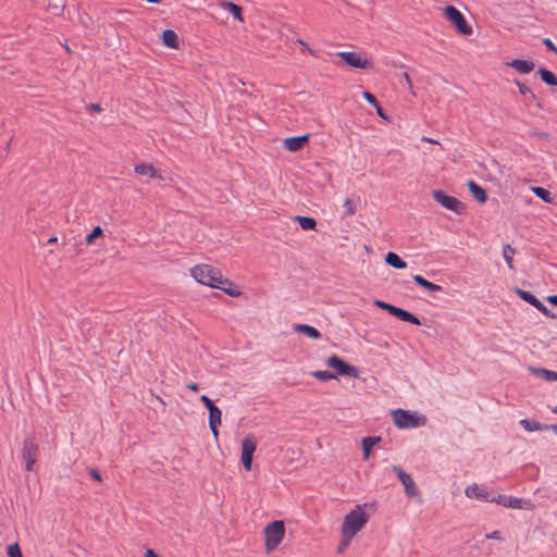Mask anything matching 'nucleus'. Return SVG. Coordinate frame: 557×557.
Segmentation results:
<instances>
[{"label":"nucleus","mask_w":557,"mask_h":557,"mask_svg":"<svg viewBox=\"0 0 557 557\" xmlns=\"http://www.w3.org/2000/svg\"><path fill=\"white\" fill-rule=\"evenodd\" d=\"M395 425L398 429H417L425 425L426 418L418 412H410L404 409H395L392 411Z\"/></svg>","instance_id":"obj_3"},{"label":"nucleus","mask_w":557,"mask_h":557,"mask_svg":"<svg viewBox=\"0 0 557 557\" xmlns=\"http://www.w3.org/2000/svg\"><path fill=\"white\" fill-rule=\"evenodd\" d=\"M187 387L193 391V392H197L199 389V385L195 382H190L187 384Z\"/></svg>","instance_id":"obj_48"},{"label":"nucleus","mask_w":557,"mask_h":557,"mask_svg":"<svg viewBox=\"0 0 557 557\" xmlns=\"http://www.w3.org/2000/svg\"><path fill=\"white\" fill-rule=\"evenodd\" d=\"M363 98L369 102L371 103L373 107L377 104V101L374 97V95H372L371 92L369 91H364L363 92Z\"/></svg>","instance_id":"obj_41"},{"label":"nucleus","mask_w":557,"mask_h":557,"mask_svg":"<svg viewBox=\"0 0 557 557\" xmlns=\"http://www.w3.org/2000/svg\"><path fill=\"white\" fill-rule=\"evenodd\" d=\"M149 3H161L162 0H146Z\"/></svg>","instance_id":"obj_53"},{"label":"nucleus","mask_w":557,"mask_h":557,"mask_svg":"<svg viewBox=\"0 0 557 557\" xmlns=\"http://www.w3.org/2000/svg\"><path fill=\"white\" fill-rule=\"evenodd\" d=\"M162 41L163 44L169 47L176 49L178 48V37L177 34L172 29H165L162 33Z\"/></svg>","instance_id":"obj_23"},{"label":"nucleus","mask_w":557,"mask_h":557,"mask_svg":"<svg viewBox=\"0 0 557 557\" xmlns=\"http://www.w3.org/2000/svg\"><path fill=\"white\" fill-rule=\"evenodd\" d=\"M539 74L541 76V79L548 86H557V76L552 71L544 67H540Z\"/></svg>","instance_id":"obj_28"},{"label":"nucleus","mask_w":557,"mask_h":557,"mask_svg":"<svg viewBox=\"0 0 557 557\" xmlns=\"http://www.w3.org/2000/svg\"><path fill=\"white\" fill-rule=\"evenodd\" d=\"M209 426L215 438L219 436L218 426L221 424L222 411L214 405L209 409Z\"/></svg>","instance_id":"obj_15"},{"label":"nucleus","mask_w":557,"mask_h":557,"mask_svg":"<svg viewBox=\"0 0 557 557\" xmlns=\"http://www.w3.org/2000/svg\"><path fill=\"white\" fill-rule=\"evenodd\" d=\"M345 216H351L356 213V206L350 198H346L344 201Z\"/></svg>","instance_id":"obj_36"},{"label":"nucleus","mask_w":557,"mask_h":557,"mask_svg":"<svg viewBox=\"0 0 557 557\" xmlns=\"http://www.w3.org/2000/svg\"><path fill=\"white\" fill-rule=\"evenodd\" d=\"M404 77L406 79V82L408 83L409 86H411V82H410V77L407 73H404Z\"/></svg>","instance_id":"obj_52"},{"label":"nucleus","mask_w":557,"mask_h":557,"mask_svg":"<svg viewBox=\"0 0 557 557\" xmlns=\"http://www.w3.org/2000/svg\"><path fill=\"white\" fill-rule=\"evenodd\" d=\"M191 276L200 284L223 290L231 297L242 295L240 289L230 280L224 278L221 271L209 264H197L190 270Z\"/></svg>","instance_id":"obj_1"},{"label":"nucleus","mask_w":557,"mask_h":557,"mask_svg":"<svg viewBox=\"0 0 557 557\" xmlns=\"http://www.w3.org/2000/svg\"><path fill=\"white\" fill-rule=\"evenodd\" d=\"M308 141L309 135L288 137L284 139L283 147L290 152H296L301 150Z\"/></svg>","instance_id":"obj_14"},{"label":"nucleus","mask_w":557,"mask_h":557,"mask_svg":"<svg viewBox=\"0 0 557 557\" xmlns=\"http://www.w3.org/2000/svg\"><path fill=\"white\" fill-rule=\"evenodd\" d=\"M294 220L299 223L300 227L304 231L314 230L317 226L315 219L310 218V216L296 215V216H294Z\"/></svg>","instance_id":"obj_29"},{"label":"nucleus","mask_w":557,"mask_h":557,"mask_svg":"<svg viewBox=\"0 0 557 557\" xmlns=\"http://www.w3.org/2000/svg\"><path fill=\"white\" fill-rule=\"evenodd\" d=\"M468 187H469L470 191L472 193V196L479 202L483 203V202L486 201V199H487L486 193H485V190L480 185H478L473 181H469L468 182Z\"/></svg>","instance_id":"obj_25"},{"label":"nucleus","mask_w":557,"mask_h":557,"mask_svg":"<svg viewBox=\"0 0 557 557\" xmlns=\"http://www.w3.org/2000/svg\"><path fill=\"white\" fill-rule=\"evenodd\" d=\"M89 474L94 480L98 482L102 481L101 474L97 469H90Z\"/></svg>","instance_id":"obj_45"},{"label":"nucleus","mask_w":557,"mask_h":557,"mask_svg":"<svg viewBox=\"0 0 557 557\" xmlns=\"http://www.w3.org/2000/svg\"><path fill=\"white\" fill-rule=\"evenodd\" d=\"M55 242H57V237H51V238H49V240H48V243H49V244H52V243H55Z\"/></svg>","instance_id":"obj_56"},{"label":"nucleus","mask_w":557,"mask_h":557,"mask_svg":"<svg viewBox=\"0 0 557 557\" xmlns=\"http://www.w3.org/2000/svg\"><path fill=\"white\" fill-rule=\"evenodd\" d=\"M465 495L468 498H475V499H480L483 502H491V503H492V499L495 497V496L491 495V492L486 487L480 486L476 483L468 485L465 490Z\"/></svg>","instance_id":"obj_13"},{"label":"nucleus","mask_w":557,"mask_h":557,"mask_svg":"<svg viewBox=\"0 0 557 557\" xmlns=\"http://www.w3.org/2000/svg\"><path fill=\"white\" fill-rule=\"evenodd\" d=\"M103 235V230L100 226H96L87 236H86V243L88 245L92 244L94 240L97 237H100Z\"/></svg>","instance_id":"obj_35"},{"label":"nucleus","mask_w":557,"mask_h":557,"mask_svg":"<svg viewBox=\"0 0 557 557\" xmlns=\"http://www.w3.org/2000/svg\"><path fill=\"white\" fill-rule=\"evenodd\" d=\"M89 109L92 110V111H96V112L102 111V108L99 104H97V103L90 104Z\"/></svg>","instance_id":"obj_49"},{"label":"nucleus","mask_w":557,"mask_h":557,"mask_svg":"<svg viewBox=\"0 0 557 557\" xmlns=\"http://www.w3.org/2000/svg\"><path fill=\"white\" fill-rule=\"evenodd\" d=\"M257 441L255 436L248 435L242 442V463L245 470H251L253 453L256 451Z\"/></svg>","instance_id":"obj_10"},{"label":"nucleus","mask_w":557,"mask_h":557,"mask_svg":"<svg viewBox=\"0 0 557 557\" xmlns=\"http://www.w3.org/2000/svg\"><path fill=\"white\" fill-rule=\"evenodd\" d=\"M550 430H553L556 433V435H557V425L556 424H552L550 425Z\"/></svg>","instance_id":"obj_55"},{"label":"nucleus","mask_w":557,"mask_h":557,"mask_svg":"<svg viewBox=\"0 0 557 557\" xmlns=\"http://www.w3.org/2000/svg\"><path fill=\"white\" fill-rule=\"evenodd\" d=\"M146 557H159L152 549H147Z\"/></svg>","instance_id":"obj_51"},{"label":"nucleus","mask_w":557,"mask_h":557,"mask_svg":"<svg viewBox=\"0 0 557 557\" xmlns=\"http://www.w3.org/2000/svg\"><path fill=\"white\" fill-rule=\"evenodd\" d=\"M374 306L381 308V309H384L386 310L389 314H392L393 312V309L395 306L391 305V304H387V302H384L382 300H374Z\"/></svg>","instance_id":"obj_40"},{"label":"nucleus","mask_w":557,"mask_h":557,"mask_svg":"<svg viewBox=\"0 0 557 557\" xmlns=\"http://www.w3.org/2000/svg\"><path fill=\"white\" fill-rule=\"evenodd\" d=\"M311 375L313 377H315L317 380H320V381H323V382H326V381H330V380H333L335 379V374H333L332 372L330 371H321V370H318V371H313L311 373Z\"/></svg>","instance_id":"obj_31"},{"label":"nucleus","mask_w":557,"mask_h":557,"mask_svg":"<svg viewBox=\"0 0 557 557\" xmlns=\"http://www.w3.org/2000/svg\"><path fill=\"white\" fill-rule=\"evenodd\" d=\"M492 503H496L506 508L532 510L533 504L529 499H523L508 495H497L492 499Z\"/></svg>","instance_id":"obj_8"},{"label":"nucleus","mask_w":557,"mask_h":557,"mask_svg":"<svg viewBox=\"0 0 557 557\" xmlns=\"http://www.w3.org/2000/svg\"><path fill=\"white\" fill-rule=\"evenodd\" d=\"M445 17L453 23L458 32L462 35L469 36L472 34V27L468 25L462 13L455 7L448 5L444 9Z\"/></svg>","instance_id":"obj_5"},{"label":"nucleus","mask_w":557,"mask_h":557,"mask_svg":"<svg viewBox=\"0 0 557 557\" xmlns=\"http://www.w3.org/2000/svg\"><path fill=\"white\" fill-rule=\"evenodd\" d=\"M392 315L398 318L401 321L409 322V323H412L416 325L421 324L420 320L416 315H413L411 312L404 310L396 306L393 309Z\"/></svg>","instance_id":"obj_18"},{"label":"nucleus","mask_w":557,"mask_h":557,"mask_svg":"<svg viewBox=\"0 0 557 557\" xmlns=\"http://www.w3.org/2000/svg\"><path fill=\"white\" fill-rule=\"evenodd\" d=\"M517 295L523 299L524 301H527L528 304L534 306V304L536 302L537 298L532 295L531 293L527 292V290H523V289H517Z\"/></svg>","instance_id":"obj_33"},{"label":"nucleus","mask_w":557,"mask_h":557,"mask_svg":"<svg viewBox=\"0 0 557 557\" xmlns=\"http://www.w3.org/2000/svg\"><path fill=\"white\" fill-rule=\"evenodd\" d=\"M326 364L335 370L337 375H344L349 377H358L359 371L356 367L348 364L337 355H332L326 360Z\"/></svg>","instance_id":"obj_6"},{"label":"nucleus","mask_w":557,"mask_h":557,"mask_svg":"<svg viewBox=\"0 0 557 557\" xmlns=\"http://www.w3.org/2000/svg\"><path fill=\"white\" fill-rule=\"evenodd\" d=\"M543 44H544V45H545V46H546L550 51H553L554 53H556V54H557V47L554 45V42H553L550 39L545 38V39L543 40Z\"/></svg>","instance_id":"obj_44"},{"label":"nucleus","mask_w":557,"mask_h":557,"mask_svg":"<svg viewBox=\"0 0 557 557\" xmlns=\"http://www.w3.org/2000/svg\"><path fill=\"white\" fill-rule=\"evenodd\" d=\"M337 55L349 66L355 69H372L373 63L371 60L363 58L361 52L356 51H341Z\"/></svg>","instance_id":"obj_7"},{"label":"nucleus","mask_w":557,"mask_h":557,"mask_svg":"<svg viewBox=\"0 0 557 557\" xmlns=\"http://www.w3.org/2000/svg\"><path fill=\"white\" fill-rule=\"evenodd\" d=\"M485 537L491 539V540H497V541L503 540L502 533L499 531H493L491 533H487V534H485Z\"/></svg>","instance_id":"obj_42"},{"label":"nucleus","mask_w":557,"mask_h":557,"mask_svg":"<svg viewBox=\"0 0 557 557\" xmlns=\"http://www.w3.org/2000/svg\"><path fill=\"white\" fill-rule=\"evenodd\" d=\"M221 7L230 12L236 20L238 21H243V16H242V8L233 2H230V1H223L221 2Z\"/></svg>","instance_id":"obj_27"},{"label":"nucleus","mask_w":557,"mask_h":557,"mask_svg":"<svg viewBox=\"0 0 557 557\" xmlns=\"http://www.w3.org/2000/svg\"><path fill=\"white\" fill-rule=\"evenodd\" d=\"M294 330L296 332H299L310 338L319 339L321 338V333L315 327L308 325V324H296L294 326Z\"/></svg>","instance_id":"obj_21"},{"label":"nucleus","mask_w":557,"mask_h":557,"mask_svg":"<svg viewBox=\"0 0 557 557\" xmlns=\"http://www.w3.org/2000/svg\"><path fill=\"white\" fill-rule=\"evenodd\" d=\"M38 455V446L33 440H25L23 443V459L25 460V468L32 471Z\"/></svg>","instance_id":"obj_12"},{"label":"nucleus","mask_w":557,"mask_h":557,"mask_svg":"<svg viewBox=\"0 0 557 557\" xmlns=\"http://www.w3.org/2000/svg\"><path fill=\"white\" fill-rule=\"evenodd\" d=\"M533 307H535L540 312H542L546 317L555 318V314L552 313V311L539 299L536 300Z\"/></svg>","instance_id":"obj_38"},{"label":"nucleus","mask_w":557,"mask_h":557,"mask_svg":"<svg viewBox=\"0 0 557 557\" xmlns=\"http://www.w3.org/2000/svg\"><path fill=\"white\" fill-rule=\"evenodd\" d=\"M380 441L381 437L379 436H368L362 440V453L364 460H368L370 458L373 446L377 444Z\"/></svg>","instance_id":"obj_22"},{"label":"nucleus","mask_w":557,"mask_h":557,"mask_svg":"<svg viewBox=\"0 0 557 557\" xmlns=\"http://www.w3.org/2000/svg\"><path fill=\"white\" fill-rule=\"evenodd\" d=\"M532 190L539 198H541L545 202H548V203L552 202V196L547 189H545L543 187H534V188H532Z\"/></svg>","instance_id":"obj_32"},{"label":"nucleus","mask_w":557,"mask_h":557,"mask_svg":"<svg viewBox=\"0 0 557 557\" xmlns=\"http://www.w3.org/2000/svg\"><path fill=\"white\" fill-rule=\"evenodd\" d=\"M432 195H433L434 200L436 202H438L441 206H443L445 209L450 210L458 214L463 212L465 206L457 198H455L453 196H448L442 190H434L432 193Z\"/></svg>","instance_id":"obj_9"},{"label":"nucleus","mask_w":557,"mask_h":557,"mask_svg":"<svg viewBox=\"0 0 557 557\" xmlns=\"http://www.w3.org/2000/svg\"><path fill=\"white\" fill-rule=\"evenodd\" d=\"M547 301L557 306V296L556 295L548 296Z\"/></svg>","instance_id":"obj_50"},{"label":"nucleus","mask_w":557,"mask_h":557,"mask_svg":"<svg viewBox=\"0 0 557 557\" xmlns=\"http://www.w3.org/2000/svg\"><path fill=\"white\" fill-rule=\"evenodd\" d=\"M529 371L537 377L543 379L546 382H556L557 372L544 368L529 367Z\"/></svg>","instance_id":"obj_17"},{"label":"nucleus","mask_w":557,"mask_h":557,"mask_svg":"<svg viewBox=\"0 0 557 557\" xmlns=\"http://www.w3.org/2000/svg\"><path fill=\"white\" fill-rule=\"evenodd\" d=\"M519 423L528 432L544 431V430L550 429V425L542 424L537 421L529 420V419H522V420H520Z\"/></svg>","instance_id":"obj_20"},{"label":"nucleus","mask_w":557,"mask_h":557,"mask_svg":"<svg viewBox=\"0 0 557 557\" xmlns=\"http://www.w3.org/2000/svg\"><path fill=\"white\" fill-rule=\"evenodd\" d=\"M352 539L354 537H347L346 534H342V541L337 548L338 553H341V554L344 553L347 549V547L350 545V542Z\"/></svg>","instance_id":"obj_39"},{"label":"nucleus","mask_w":557,"mask_h":557,"mask_svg":"<svg viewBox=\"0 0 557 557\" xmlns=\"http://www.w3.org/2000/svg\"><path fill=\"white\" fill-rule=\"evenodd\" d=\"M297 42H298V44H299L304 49L308 50L311 54H313V55H314V52H313V51L308 47V45H307L305 41H302L301 39H298V40H297Z\"/></svg>","instance_id":"obj_47"},{"label":"nucleus","mask_w":557,"mask_h":557,"mask_svg":"<svg viewBox=\"0 0 557 557\" xmlns=\"http://www.w3.org/2000/svg\"><path fill=\"white\" fill-rule=\"evenodd\" d=\"M553 412H554V413H557V407L553 409Z\"/></svg>","instance_id":"obj_57"},{"label":"nucleus","mask_w":557,"mask_h":557,"mask_svg":"<svg viewBox=\"0 0 557 557\" xmlns=\"http://www.w3.org/2000/svg\"><path fill=\"white\" fill-rule=\"evenodd\" d=\"M413 281L421 287H423L425 290L430 292V293H435V292H441L443 288L442 286L437 285V284H434L432 282H429L428 280H425L424 277H422L421 275H413Z\"/></svg>","instance_id":"obj_24"},{"label":"nucleus","mask_w":557,"mask_h":557,"mask_svg":"<svg viewBox=\"0 0 557 557\" xmlns=\"http://www.w3.org/2000/svg\"><path fill=\"white\" fill-rule=\"evenodd\" d=\"M385 262L395 269H405L407 263L395 252H387L385 256Z\"/></svg>","instance_id":"obj_26"},{"label":"nucleus","mask_w":557,"mask_h":557,"mask_svg":"<svg viewBox=\"0 0 557 557\" xmlns=\"http://www.w3.org/2000/svg\"><path fill=\"white\" fill-rule=\"evenodd\" d=\"M507 65L515 69L517 72L521 74H529L535 67V63L533 61L522 59H515L508 62Z\"/></svg>","instance_id":"obj_16"},{"label":"nucleus","mask_w":557,"mask_h":557,"mask_svg":"<svg viewBox=\"0 0 557 557\" xmlns=\"http://www.w3.org/2000/svg\"><path fill=\"white\" fill-rule=\"evenodd\" d=\"M7 554L9 557H23L22 550L17 543H13L8 546Z\"/></svg>","instance_id":"obj_37"},{"label":"nucleus","mask_w":557,"mask_h":557,"mask_svg":"<svg viewBox=\"0 0 557 557\" xmlns=\"http://www.w3.org/2000/svg\"><path fill=\"white\" fill-rule=\"evenodd\" d=\"M200 401L206 406L207 409L214 406L213 401L207 395L200 396Z\"/></svg>","instance_id":"obj_43"},{"label":"nucleus","mask_w":557,"mask_h":557,"mask_svg":"<svg viewBox=\"0 0 557 557\" xmlns=\"http://www.w3.org/2000/svg\"><path fill=\"white\" fill-rule=\"evenodd\" d=\"M367 522L368 516L363 506L358 505L345 516L342 524V534H346L347 537H354Z\"/></svg>","instance_id":"obj_2"},{"label":"nucleus","mask_w":557,"mask_h":557,"mask_svg":"<svg viewBox=\"0 0 557 557\" xmlns=\"http://www.w3.org/2000/svg\"><path fill=\"white\" fill-rule=\"evenodd\" d=\"M264 547L267 553H271L278 547L285 536V525L282 520H275L263 530Z\"/></svg>","instance_id":"obj_4"},{"label":"nucleus","mask_w":557,"mask_h":557,"mask_svg":"<svg viewBox=\"0 0 557 557\" xmlns=\"http://www.w3.org/2000/svg\"><path fill=\"white\" fill-rule=\"evenodd\" d=\"M375 110H376V113L380 117L386 120L387 116L385 114V112L383 111V109L381 108V106L377 103L376 106H374Z\"/></svg>","instance_id":"obj_46"},{"label":"nucleus","mask_w":557,"mask_h":557,"mask_svg":"<svg viewBox=\"0 0 557 557\" xmlns=\"http://www.w3.org/2000/svg\"><path fill=\"white\" fill-rule=\"evenodd\" d=\"M423 140L429 141V143H433V144H437L436 140H433V139L426 138V137H424Z\"/></svg>","instance_id":"obj_54"},{"label":"nucleus","mask_w":557,"mask_h":557,"mask_svg":"<svg viewBox=\"0 0 557 557\" xmlns=\"http://www.w3.org/2000/svg\"><path fill=\"white\" fill-rule=\"evenodd\" d=\"M135 172L139 175L162 180V175L151 164L148 163L137 164L135 166Z\"/></svg>","instance_id":"obj_19"},{"label":"nucleus","mask_w":557,"mask_h":557,"mask_svg":"<svg viewBox=\"0 0 557 557\" xmlns=\"http://www.w3.org/2000/svg\"><path fill=\"white\" fill-rule=\"evenodd\" d=\"M392 470L403 483L405 493L408 496H416L419 491L413 479L399 466H393Z\"/></svg>","instance_id":"obj_11"},{"label":"nucleus","mask_w":557,"mask_h":557,"mask_svg":"<svg viewBox=\"0 0 557 557\" xmlns=\"http://www.w3.org/2000/svg\"><path fill=\"white\" fill-rule=\"evenodd\" d=\"M515 83L519 87V91H520L521 95L527 96L530 99H535L536 98L535 94L527 85L522 84L519 81H515Z\"/></svg>","instance_id":"obj_34"},{"label":"nucleus","mask_w":557,"mask_h":557,"mask_svg":"<svg viewBox=\"0 0 557 557\" xmlns=\"http://www.w3.org/2000/svg\"><path fill=\"white\" fill-rule=\"evenodd\" d=\"M516 250L509 245L506 244L503 248V257L509 269H513V255Z\"/></svg>","instance_id":"obj_30"}]
</instances>
